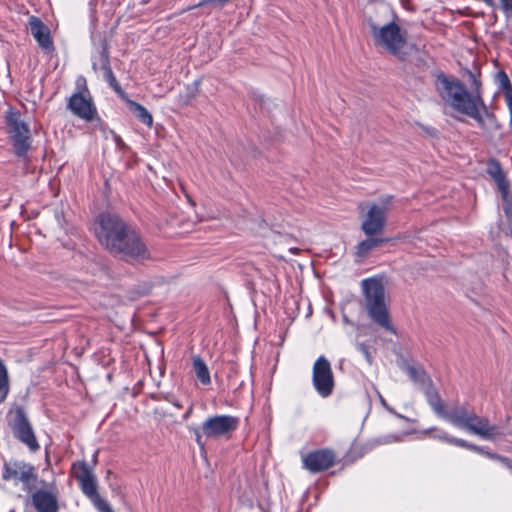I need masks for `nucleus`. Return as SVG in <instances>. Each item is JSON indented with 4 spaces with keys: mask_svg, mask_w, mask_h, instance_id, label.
I'll return each instance as SVG.
<instances>
[{
    "mask_svg": "<svg viewBox=\"0 0 512 512\" xmlns=\"http://www.w3.org/2000/svg\"><path fill=\"white\" fill-rule=\"evenodd\" d=\"M94 233L100 245L115 257L137 263L151 257L140 234L117 214H99L94 222Z\"/></svg>",
    "mask_w": 512,
    "mask_h": 512,
    "instance_id": "f257e3e1",
    "label": "nucleus"
},
{
    "mask_svg": "<svg viewBox=\"0 0 512 512\" xmlns=\"http://www.w3.org/2000/svg\"><path fill=\"white\" fill-rule=\"evenodd\" d=\"M454 426L466 429L468 432L477 435L488 441H498L505 436L500 425L493 424L489 418L469 412L466 408H457L443 416Z\"/></svg>",
    "mask_w": 512,
    "mask_h": 512,
    "instance_id": "f03ea898",
    "label": "nucleus"
},
{
    "mask_svg": "<svg viewBox=\"0 0 512 512\" xmlns=\"http://www.w3.org/2000/svg\"><path fill=\"white\" fill-rule=\"evenodd\" d=\"M435 88L440 98L454 110L464 113L475 101H479L480 93H469L466 86L457 78L443 73L436 75Z\"/></svg>",
    "mask_w": 512,
    "mask_h": 512,
    "instance_id": "7ed1b4c3",
    "label": "nucleus"
},
{
    "mask_svg": "<svg viewBox=\"0 0 512 512\" xmlns=\"http://www.w3.org/2000/svg\"><path fill=\"white\" fill-rule=\"evenodd\" d=\"M370 31L376 47H379L387 53L404 60L407 56V32L396 24L390 22L383 26L374 23L370 24Z\"/></svg>",
    "mask_w": 512,
    "mask_h": 512,
    "instance_id": "20e7f679",
    "label": "nucleus"
},
{
    "mask_svg": "<svg viewBox=\"0 0 512 512\" xmlns=\"http://www.w3.org/2000/svg\"><path fill=\"white\" fill-rule=\"evenodd\" d=\"M4 120L6 133L14 154L18 158L25 159L33 141L29 124L21 112L13 107H9L5 112Z\"/></svg>",
    "mask_w": 512,
    "mask_h": 512,
    "instance_id": "39448f33",
    "label": "nucleus"
},
{
    "mask_svg": "<svg viewBox=\"0 0 512 512\" xmlns=\"http://www.w3.org/2000/svg\"><path fill=\"white\" fill-rule=\"evenodd\" d=\"M362 288L366 300V308L371 319L386 330L395 332L385 305V293L382 283L375 278L364 279L362 281Z\"/></svg>",
    "mask_w": 512,
    "mask_h": 512,
    "instance_id": "423d86ee",
    "label": "nucleus"
},
{
    "mask_svg": "<svg viewBox=\"0 0 512 512\" xmlns=\"http://www.w3.org/2000/svg\"><path fill=\"white\" fill-rule=\"evenodd\" d=\"M71 472L79 483L82 492L93 503L95 509L99 512H111L107 501L98 493L96 478L88 464L85 461L74 463Z\"/></svg>",
    "mask_w": 512,
    "mask_h": 512,
    "instance_id": "0eeeda50",
    "label": "nucleus"
},
{
    "mask_svg": "<svg viewBox=\"0 0 512 512\" xmlns=\"http://www.w3.org/2000/svg\"><path fill=\"white\" fill-rule=\"evenodd\" d=\"M37 477L36 468L24 460L11 459L3 464L2 479L14 485L21 484L24 490L31 491Z\"/></svg>",
    "mask_w": 512,
    "mask_h": 512,
    "instance_id": "6e6552de",
    "label": "nucleus"
},
{
    "mask_svg": "<svg viewBox=\"0 0 512 512\" xmlns=\"http://www.w3.org/2000/svg\"><path fill=\"white\" fill-rule=\"evenodd\" d=\"M392 200L393 197L388 196L380 204L371 203L368 206L361 222V230L367 237L379 235L385 230Z\"/></svg>",
    "mask_w": 512,
    "mask_h": 512,
    "instance_id": "1a4fd4ad",
    "label": "nucleus"
},
{
    "mask_svg": "<svg viewBox=\"0 0 512 512\" xmlns=\"http://www.w3.org/2000/svg\"><path fill=\"white\" fill-rule=\"evenodd\" d=\"M240 418L233 415H213L201 425V431L208 439H230L239 428Z\"/></svg>",
    "mask_w": 512,
    "mask_h": 512,
    "instance_id": "9d476101",
    "label": "nucleus"
},
{
    "mask_svg": "<svg viewBox=\"0 0 512 512\" xmlns=\"http://www.w3.org/2000/svg\"><path fill=\"white\" fill-rule=\"evenodd\" d=\"M12 434L16 440L26 446L31 453L40 450V443L35 431L23 409L18 408L10 422Z\"/></svg>",
    "mask_w": 512,
    "mask_h": 512,
    "instance_id": "9b49d317",
    "label": "nucleus"
},
{
    "mask_svg": "<svg viewBox=\"0 0 512 512\" xmlns=\"http://www.w3.org/2000/svg\"><path fill=\"white\" fill-rule=\"evenodd\" d=\"M312 382L317 393L323 397H329L334 390L335 380L329 360L320 356L313 365Z\"/></svg>",
    "mask_w": 512,
    "mask_h": 512,
    "instance_id": "f8f14e48",
    "label": "nucleus"
},
{
    "mask_svg": "<svg viewBox=\"0 0 512 512\" xmlns=\"http://www.w3.org/2000/svg\"><path fill=\"white\" fill-rule=\"evenodd\" d=\"M336 454L332 449L324 448L311 451L302 456L303 468L311 473L327 471L336 463Z\"/></svg>",
    "mask_w": 512,
    "mask_h": 512,
    "instance_id": "ddd939ff",
    "label": "nucleus"
},
{
    "mask_svg": "<svg viewBox=\"0 0 512 512\" xmlns=\"http://www.w3.org/2000/svg\"><path fill=\"white\" fill-rule=\"evenodd\" d=\"M28 23L31 34L42 51L46 54H53L55 46L49 27L37 16H31Z\"/></svg>",
    "mask_w": 512,
    "mask_h": 512,
    "instance_id": "4468645a",
    "label": "nucleus"
},
{
    "mask_svg": "<svg viewBox=\"0 0 512 512\" xmlns=\"http://www.w3.org/2000/svg\"><path fill=\"white\" fill-rule=\"evenodd\" d=\"M67 107L74 115L86 121H92L96 115L91 97H86L83 93H74L69 98Z\"/></svg>",
    "mask_w": 512,
    "mask_h": 512,
    "instance_id": "2eb2a0df",
    "label": "nucleus"
},
{
    "mask_svg": "<svg viewBox=\"0 0 512 512\" xmlns=\"http://www.w3.org/2000/svg\"><path fill=\"white\" fill-rule=\"evenodd\" d=\"M32 503L38 512H57V491L51 489H39L32 494Z\"/></svg>",
    "mask_w": 512,
    "mask_h": 512,
    "instance_id": "dca6fc26",
    "label": "nucleus"
},
{
    "mask_svg": "<svg viewBox=\"0 0 512 512\" xmlns=\"http://www.w3.org/2000/svg\"><path fill=\"white\" fill-rule=\"evenodd\" d=\"M487 174L497 184L498 189L503 196H506L509 191V181L506 178L505 172L502 169L500 162L494 158L487 161Z\"/></svg>",
    "mask_w": 512,
    "mask_h": 512,
    "instance_id": "f3484780",
    "label": "nucleus"
},
{
    "mask_svg": "<svg viewBox=\"0 0 512 512\" xmlns=\"http://www.w3.org/2000/svg\"><path fill=\"white\" fill-rule=\"evenodd\" d=\"M389 238H375L373 236L368 237L367 239L361 241L356 246L355 257L357 262H362L365 258L368 257L370 252L382 246L384 243H387Z\"/></svg>",
    "mask_w": 512,
    "mask_h": 512,
    "instance_id": "a211bd4d",
    "label": "nucleus"
},
{
    "mask_svg": "<svg viewBox=\"0 0 512 512\" xmlns=\"http://www.w3.org/2000/svg\"><path fill=\"white\" fill-rule=\"evenodd\" d=\"M424 389L426 399L433 411L437 415L443 417L445 415V405L436 389L432 386V384L428 385Z\"/></svg>",
    "mask_w": 512,
    "mask_h": 512,
    "instance_id": "6ab92c4d",
    "label": "nucleus"
},
{
    "mask_svg": "<svg viewBox=\"0 0 512 512\" xmlns=\"http://www.w3.org/2000/svg\"><path fill=\"white\" fill-rule=\"evenodd\" d=\"M192 366L196 377L203 385H209L211 383L210 372L205 361L199 355L192 357Z\"/></svg>",
    "mask_w": 512,
    "mask_h": 512,
    "instance_id": "aec40b11",
    "label": "nucleus"
},
{
    "mask_svg": "<svg viewBox=\"0 0 512 512\" xmlns=\"http://www.w3.org/2000/svg\"><path fill=\"white\" fill-rule=\"evenodd\" d=\"M435 439H438V440H441V441H444L446 443H449V444H452V445H455V446H458V447H461V448H465V449H468V450H471V451H475V452H482V448L475 445V444H472V443H469L468 441L464 440V439H460V438H455V437H452V436H449L446 432H440L439 434L437 435H434L433 436Z\"/></svg>",
    "mask_w": 512,
    "mask_h": 512,
    "instance_id": "412c9836",
    "label": "nucleus"
},
{
    "mask_svg": "<svg viewBox=\"0 0 512 512\" xmlns=\"http://www.w3.org/2000/svg\"><path fill=\"white\" fill-rule=\"evenodd\" d=\"M10 392V377L6 364L0 358V404L4 402Z\"/></svg>",
    "mask_w": 512,
    "mask_h": 512,
    "instance_id": "4be33fe9",
    "label": "nucleus"
},
{
    "mask_svg": "<svg viewBox=\"0 0 512 512\" xmlns=\"http://www.w3.org/2000/svg\"><path fill=\"white\" fill-rule=\"evenodd\" d=\"M127 103L130 109L135 113L136 117L148 127H151L153 124V117L151 113L141 104L133 101L127 100Z\"/></svg>",
    "mask_w": 512,
    "mask_h": 512,
    "instance_id": "5701e85b",
    "label": "nucleus"
},
{
    "mask_svg": "<svg viewBox=\"0 0 512 512\" xmlns=\"http://www.w3.org/2000/svg\"><path fill=\"white\" fill-rule=\"evenodd\" d=\"M480 108L486 110L482 96H479V101L472 103L463 114L473 118L481 127H484L485 123L482 115L480 114Z\"/></svg>",
    "mask_w": 512,
    "mask_h": 512,
    "instance_id": "b1692460",
    "label": "nucleus"
},
{
    "mask_svg": "<svg viewBox=\"0 0 512 512\" xmlns=\"http://www.w3.org/2000/svg\"><path fill=\"white\" fill-rule=\"evenodd\" d=\"M407 372L411 380L417 384H420L423 388L431 384V380L424 370L418 369L414 366H409L407 368Z\"/></svg>",
    "mask_w": 512,
    "mask_h": 512,
    "instance_id": "393cba45",
    "label": "nucleus"
},
{
    "mask_svg": "<svg viewBox=\"0 0 512 512\" xmlns=\"http://www.w3.org/2000/svg\"><path fill=\"white\" fill-rule=\"evenodd\" d=\"M92 68L95 71L101 70L102 72H105L111 68L109 52L106 48H103L99 52L97 59L92 63Z\"/></svg>",
    "mask_w": 512,
    "mask_h": 512,
    "instance_id": "a878e982",
    "label": "nucleus"
},
{
    "mask_svg": "<svg viewBox=\"0 0 512 512\" xmlns=\"http://www.w3.org/2000/svg\"><path fill=\"white\" fill-rule=\"evenodd\" d=\"M104 79L108 82L109 86L122 98H126V94L121 88L119 82L117 81L112 69H108L107 71L103 72Z\"/></svg>",
    "mask_w": 512,
    "mask_h": 512,
    "instance_id": "bb28decb",
    "label": "nucleus"
},
{
    "mask_svg": "<svg viewBox=\"0 0 512 512\" xmlns=\"http://www.w3.org/2000/svg\"><path fill=\"white\" fill-rule=\"evenodd\" d=\"M230 0H202L200 1L198 4L196 5H193V6H190L188 7L187 9H184L182 12H185V11H190L194 8H198V7H204L208 4H215L217 5L219 8H222L224 7Z\"/></svg>",
    "mask_w": 512,
    "mask_h": 512,
    "instance_id": "cd10ccee",
    "label": "nucleus"
},
{
    "mask_svg": "<svg viewBox=\"0 0 512 512\" xmlns=\"http://www.w3.org/2000/svg\"><path fill=\"white\" fill-rule=\"evenodd\" d=\"M469 79L471 81V91L469 93H480V89H481V81L480 79L478 78V76L473 73V72H469Z\"/></svg>",
    "mask_w": 512,
    "mask_h": 512,
    "instance_id": "c85d7f7f",
    "label": "nucleus"
},
{
    "mask_svg": "<svg viewBox=\"0 0 512 512\" xmlns=\"http://www.w3.org/2000/svg\"><path fill=\"white\" fill-rule=\"evenodd\" d=\"M504 96H505L506 104L508 106L509 113H510V126H512V87L511 86H509L508 88L505 89Z\"/></svg>",
    "mask_w": 512,
    "mask_h": 512,
    "instance_id": "c756f323",
    "label": "nucleus"
},
{
    "mask_svg": "<svg viewBox=\"0 0 512 512\" xmlns=\"http://www.w3.org/2000/svg\"><path fill=\"white\" fill-rule=\"evenodd\" d=\"M501 8L506 17H512V0H500Z\"/></svg>",
    "mask_w": 512,
    "mask_h": 512,
    "instance_id": "7c9ffc66",
    "label": "nucleus"
},
{
    "mask_svg": "<svg viewBox=\"0 0 512 512\" xmlns=\"http://www.w3.org/2000/svg\"><path fill=\"white\" fill-rule=\"evenodd\" d=\"M203 432L200 433L198 430H195V440L197 442V444L199 445L200 448H204L205 444L203 442Z\"/></svg>",
    "mask_w": 512,
    "mask_h": 512,
    "instance_id": "2f4dec72",
    "label": "nucleus"
},
{
    "mask_svg": "<svg viewBox=\"0 0 512 512\" xmlns=\"http://www.w3.org/2000/svg\"><path fill=\"white\" fill-rule=\"evenodd\" d=\"M360 348H361V350L363 351V354H365V355H366V357H367V358H369V353H368V351H367L366 347H365L363 344H361V345H360Z\"/></svg>",
    "mask_w": 512,
    "mask_h": 512,
    "instance_id": "473e14b6",
    "label": "nucleus"
},
{
    "mask_svg": "<svg viewBox=\"0 0 512 512\" xmlns=\"http://www.w3.org/2000/svg\"><path fill=\"white\" fill-rule=\"evenodd\" d=\"M358 208H359L361 211H364V206H363V204H360V205L358 206Z\"/></svg>",
    "mask_w": 512,
    "mask_h": 512,
    "instance_id": "72a5a7b5",
    "label": "nucleus"
},
{
    "mask_svg": "<svg viewBox=\"0 0 512 512\" xmlns=\"http://www.w3.org/2000/svg\"><path fill=\"white\" fill-rule=\"evenodd\" d=\"M291 251H292L293 253H297V252H298V249H297V248H292V249H291Z\"/></svg>",
    "mask_w": 512,
    "mask_h": 512,
    "instance_id": "f704fd0d",
    "label": "nucleus"
}]
</instances>
